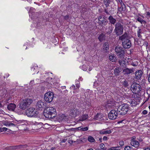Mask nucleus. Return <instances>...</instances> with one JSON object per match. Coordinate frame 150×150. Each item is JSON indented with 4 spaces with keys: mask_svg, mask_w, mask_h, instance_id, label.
I'll use <instances>...</instances> for the list:
<instances>
[{
    "mask_svg": "<svg viewBox=\"0 0 150 150\" xmlns=\"http://www.w3.org/2000/svg\"><path fill=\"white\" fill-rule=\"evenodd\" d=\"M100 148L101 149H103L104 150L106 149V148L105 147V145L103 144H100Z\"/></svg>",
    "mask_w": 150,
    "mask_h": 150,
    "instance_id": "nucleus-41",
    "label": "nucleus"
},
{
    "mask_svg": "<svg viewBox=\"0 0 150 150\" xmlns=\"http://www.w3.org/2000/svg\"><path fill=\"white\" fill-rule=\"evenodd\" d=\"M136 20L137 21L139 22L142 24H143L144 25V26L146 24V22L145 20H144L141 17H138L137 18Z\"/></svg>",
    "mask_w": 150,
    "mask_h": 150,
    "instance_id": "nucleus-24",
    "label": "nucleus"
},
{
    "mask_svg": "<svg viewBox=\"0 0 150 150\" xmlns=\"http://www.w3.org/2000/svg\"><path fill=\"white\" fill-rule=\"evenodd\" d=\"M69 16L68 15H66L64 16V18L65 20H67L69 18Z\"/></svg>",
    "mask_w": 150,
    "mask_h": 150,
    "instance_id": "nucleus-51",
    "label": "nucleus"
},
{
    "mask_svg": "<svg viewBox=\"0 0 150 150\" xmlns=\"http://www.w3.org/2000/svg\"><path fill=\"white\" fill-rule=\"evenodd\" d=\"M112 131L110 130H106L105 129H103L99 131V133L100 134H110L111 133Z\"/></svg>",
    "mask_w": 150,
    "mask_h": 150,
    "instance_id": "nucleus-19",
    "label": "nucleus"
},
{
    "mask_svg": "<svg viewBox=\"0 0 150 150\" xmlns=\"http://www.w3.org/2000/svg\"><path fill=\"white\" fill-rule=\"evenodd\" d=\"M71 88H73L74 89H76L75 88V86L74 85H73L72 86H71Z\"/></svg>",
    "mask_w": 150,
    "mask_h": 150,
    "instance_id": "nucleus-60",
    "label": "nucleus"
},
{
    "mask_svg": "<svg viewBox=\"0 0 150 150\" xmlns=\"http://www.w3.org/2000/svg\"><path fill=\"white\" fill-rule=\"evenodd\" d=\"M147 111L146 110H143L142 112V114L143 115H146L147 113Z\"/></svg>",
    "mask_w": 150,
    "mask_h": 150,
    "instance_id": "nucleus-48",
    "label": "nucleus"
},
{
    "mask_svg": "<svg viewBox=\"0 0 150 150\" xmlns=\"http://www.w3.org/2000/svg\"><path fill=\"white\" fill-rule=\"evenodd\" d=\"M132 22L131 21H128L127 22V24L128 25H132Z\"/></svg>",
    "mask_w": 150,
    "mask_h": 150,
    "instance_id": "nucleus-49",
    "label": "nucleus"
},
{
    "mask_svg": "<svg viewBox=\"0 0 150 150\" xmlns=\"http://www.w3.org/2000/svg\"><path fill=\"white\" fill-rule=\"evenodd\" d=\"M116 54L119 58L121 59L124 58L125 55L124 50L123 48L121 46H116L115 48Z\"/></svg>",
    "mask_w": 150,
    "mask_h": 150,
    "instance_id": "nucleus-7",
    "label": "nucleus"
},
{
    "mask_svg": "<svg viewBox=\"0 0 150 150\" xmlns=\"http://www.w3.org/2000/svg\"><path fill=\"white\" fill-rule=\"evenodd\" d=\"M113 27L111 26H109L108 28V30L107 33L110 34L111 33L113 30Z\"/></svg>",
    "mask_w": 150,
    "mask_h": 150,
    "instance_id": "nucleus-35",
    "label": "nucleus"
},
{
    "mask_svg": "<svg viewBox=\"0 0 150 150\" xmlns=\"http://www.w3.org/2000/svg\"><path fill=\"white\" fill-rule=\"evenodd\" d=\"M68 130L75 131L74 128H70L69 129H68Z\"/></svg>",
    "mask_w": 150,
    "mask_h": 150,
    "instance_id": "nucleus-61",
    "label": "nucleus"
},
{
    "mask_svg": "<svg viewBox=\"0 0 150 150\" xmlns=\"http://www.w3.org/2000/svg\"><path fill=\"white\" fill-rule=\"evenodd\" d=\"M123 72L124 74L128 75L134 72V71L133 69H129L127 68L123 69Z\"/></svg>",
    "mask_w": 150,
    "mask_h": 150,
    "instance_id": "nucleus-13",
    "label": "nucleus"
},
{
    "mask_svg": "<svg viewBox=\"0 0 150 150\" xmlns=\"http://www.w3.org/2000/svg\"><path fill=\"white\" fill-rule=\"evenodd\" d=\"M119 114L118 111H117V109L116 110H112L110 111L108 114V116L109 118L111 120H115L116 119L118 115Z\"/></svg>",
    "mask_w": 150,
    "mask_h": 150,
    "instance_id": "nucleus-9",
    "label": "nucleus"
},
{
    "mask_svg": "<svg viewBox=\"0 0 150 150\" xmlns=\"http://www.w3.org/2000/svg\"><path fill=\"white\" fill-rule=\"evenodd\" d=\"M82 127H78V130H82Z\"/></svg>",
    "mask_w": 150,
    "mask_h": 150,
    "instance_id": "nucleus-59",
    "label": "nucleus"
},
{
    "mask_svg": "<svg viewBox=\"0 0 150 150\" xmlns=\"http://www.w3.org/2000/svg\"><path fill=\"white\" fill-rule=\"evenodd\" d=\"M88 116L87 115L85 114L83 115L81 117L82 120L83 121L86 120L87 118H88Z\"/></svg>",
    "mask_w": 150,
    "mask_h": 150,
    "instance_id": "nucleus-38",
    "label": "nucleus"
},
{
    "mask_svg": "<svg viewBox=\"0 0 150 150\" xmlns=\"http://www.w3.org/2000/svg\"><path fill=\"white\" fill-rule=\"evenodd\" d=\"M68 143L70 144H72L73 143V141L72 140H69L68 141Z\"/></svg>",
    "mask_w": 150,
    "mask_h": 150,
    "instance_id": "nucleus-54",
    "label": "nucleus"
},
{
    "mask_svg": "<svg viewBox=\"0 0 150 150\" xmlns=\"http://www.w3.org/2000/svg\"><path fill=\"white\" fill-rule=\"evenodd\" d=\"M128 35L127 33H125L124 34L120 36L119 37V40L121 41H122L124 39H127Z\"/></svg>",
    "mask_w": 150,
    "mask_h": 150,
    "instance_id": "nucleus-22",
    "label": "nucleus"
},
{
    "mask_svg": "<svg viewBox=\"0 0 150 150\" xmlns=\"http://www.w3.org/2000/svg\"><path fill=\"white\" fill-rule=\"evenodd\" d=\"M44 115L46 118L49 119L53 118L57 115L56 109L52 107H47L44 110Z\"/></svg>",
    "mask_w": 150,
    "mask_h": 150,
    "instance_id": "nucleus-1",
    "label": "nucleus"
},
{
    "mask_svg": "<svg viewBox=\"0 0 150 150\" xmlns=\"http://www.w3.org/2000/svg\"><path fill=\"white\" fill-rule=\"evenodd\" d=\"M25 113L28 117H37L38 112L35 108L33 107H30L25 111Z\"/></svg>",
    "mask_w": 150,
    "mask_h": 150,
    "instance_id": "nucleus-6",
    "label": "nucleus"
},
{
    "mask_svg": "<svg viewBox=\"0 0 150 150\" xmlns=\"http://www.w3.org/2000/svg\"><path fill=\"white\" fill-rule=\"evenodd\" d=\"M75 110H76V116L77 115H79L80 112L79 111V110L78 109H76Z\"/></svg>",
    "mask_w": 150,
    "mask_h": 150,
    "instance_id": "nucleus-46",
    "label": "nucleus"
},
{
    "mask_svg": "<svg viewBox=\"0 0 150 150\" xmlns=\"http://www.w3.org/2000/svg\"><path fill=\"white\" fill-rule=\"evenodd\" d=\"M144 150H150V148L148 147H147Z\"/></svg>",
    "mask_w": 150,
    "mask_h": 150,
    "instance_id": "nucleus-62",
    "label": "nucleus"
},
{
    "mask_svg": "<svg viewBox=\"0 0 150 150\" xmlns=\"http://www.w3.org/2000/svg\"><path fill=\"white\" fill-rule=\"evenodd\" d=\"M109 49V46L108 43L107 42H105L103 45V51L105 53H107Z\"/></svg>",
    "mask_w": 150,
    "mask_h": 150,
    "instance_id": "nucleus-15",
    "label": "nucleus"
},
{
    "mask_svg": "<svg viewBox=\"0 0 150 150\" xmlns=\"http://www.w3.org/2000/svg\"><path fill=\"white\" fill-rule=\"evenodd\" d=\"M137 104V103L136 101L134 100H132L131 101L130 105L132 106H135Z\"/></svg>",
    "mask_w": 150,
    "mask_h": 150,
    "instance_id": "nucleus-31",
    "label": "nucleus"
},
{
    "mask_svg": "<svg viewBox=\"0 0 150 150\" xmlns=\"http://www.w3.org/2000/svg\"><path fill=\"white\" fill-rule=\"evenodd\" d=\"M46 106V103L45 102H43L41 101H38L36 103V106L38 110H41L42 109L45 108Z\"/></svg>",
    "mask_w": 150,
    "mask_h": 150,
    "instance_id": "nucleus-12",
    "label": "nucleus"
},
{
    "mask_svg": "<svg viewBox=\"0 0 150 150\" xmlns=\"http://www.w3.org/2000/svg\"><path fill=\"white\" fill-rule=\"evenodd\" d=\"M141 33V29L139 28V30L137 31V34H140Z\"/></svg>",
    "mask_w": 150,
    "mask_h": 150,
    "instance_id": "nucleus-52",
    "label": "nucleus"
},
{
    "mask_svg": "<svg viewBox=\"0 0 150 150\" xmlns=\"http://www.w3.org/2000/svg\"><path fill=\"white\" fill-rule=\"evenodd\" d=\"M123 86L125 87H127L128 86V82L126 81H123Z\"/></svg>",
    "mask_w": 150,
    "mask_h": 150,
    "instance_id": "nucleus-40",
    "label": "nucleus"
},
{
    "mask_svg": "<svg viewBox=\"0 0 150 150\" xmlns=\"http://www.w3.org/2000/svg\"><path fill=\"white\" fill-rule=\"evenodd\" d=\"M56 148L55 147H52L51 148V149H48V150H55Z\"/></svg>",
    "mask_w": 150,
    "mask_h": 150,
    "instance_id": "nucleus-50",
    "label": "nucleus"
},
{
    "mask_svg": "<svg viewBox=\"0 0 150 150\" xmlns=\"http://www.w3.org/2000/svg\"><path fill=\"white\" fill-rule=\"evenodd\" d=\"M54 97L53 93L51 92H48L46 93L44 96V98L45 100L48 103L51 102L53 100Z\"/></svg>",
    "mask_w": 150,
    "mask_h": 150,
    "instance_id": "nucleus-8",
    "label": "nucleus"
},
{
    "mask_svg": "<svg viewBox=\"0 0 150 150\" xmlns=\"http://www.w3.org/2000/svg\"><path fill=\"white\" fill-rule=\"evenodd\" d=\"M108 19L110 23L114 25L116 21V20L115 18H114L112 16H110Z\"/></svg>",
    "mask_w": 150,
    "mask_h": 150,
    "instance_id": "nucleus-23",
    "label": "nucleus"
},
{
    "mask_svg": "<svg viewBox=\"0 0 150 150\" xmlns=\"http://www.w3.org/2000/svg\"><path fill=\"white\" fill-rule=\"evenodd\" d=\"M114 106L113 103L110 101H108L106 105L107 108H112Z\"/></svg>",
    "mask_w": 150,
    "mask_h": 150,
    "instance_id": "nucleus-28",
    "label": "nucleus"
},
{
    "mask_svg": "<svg viewBox=\"0 0 150 150\" xmlns=\"http://www.w3.org/2000/svg\"><path fill=\"white\" fill-rule=\"evenodd\" d=\"M104 12L106 13L108 15H110V11H108V8L105 9L104 10Z\"/></svg>",
    "mask_w": 150,
    "mask_h": 150,
    "instance_id": "nucleus-42",
    "label": "nucleus"
},
{
    "mask_svg": "<svg viewBox=\"0 0 150 150\" xmlns=\"http://www.w3.org/2000/svg\"><path fill=\"white\" fill-rule=\"evenodd\" d=\"M148 80L150 82V74H149V76H148Z\"/></svg>",
    "mask_w": 150,
    "mask_h": 150,
    "instance_id": "nucleus-64",
    "label": "nucleus"
},
{
    "mask_svg": "<svg viewBox=\"0 0 150 150\" xmlns=\"http://www.w3.org/2000/svg\"><path fill=\"white\" fill-rule=\"evenodd\" d=\"M131 65L133 66L134 67H136L137 65L138 64L137 62H135V63H134L133 62H131Z\"/></svg>",
    "mask_w": 150,
    "mask_h": 150,
    "instance_id": "nucleus-44",
    "label": "nucleus"
},
{
    "mask_svg": "<svg viewBox=\"0 0 150 150\" xmlns=\"http://www.w3.org/2000/svg\"><path fill=\"white\" fill-rule=\"evenodd\" d=\"M76 88H79V84H78V83L76 84Z\"/></svg>",
    "mask_w": 150,
    "mask_h": 150,
    "instance_id": "nucleus-57",
    "label": "nucleus"
},
{
    "mask_svg": "<svg viewBox=\"0 0 150 150\" xmlns=\"http://www.w3.org/2000/svg\"><path fill=\"white\" fill-rule=\"evenodd\" d=\"M4 125L6 126H15L16 125L13 123H11L10 122H9L8 121L5 122L4 123Z\"/></svg>",
    "mask_w": 150,
    "mask_h": 150,
    "instance_id": "nucleus-30",
    "label": "nucleus"
},
{
    "mask_svg": "<svg viewBox=\"0 0 150 150\" xmlns=\"http://www.w3.org/2000/svg\"><path fill=\"white\" fill-rule=\"evenodd\" d=\"M76 110L74 109H71L70 112V115L72 117H74L76 116Z\"/></svg>",
    "mask_w": 150,
    "mask_h": 150,
    "instance_id": "nucleus-29",
    "label": "nucleus"
},
{
    "mask_svg": "<svg viewBox=\"0 0 150 150\" xmlns=\"http://www.w3.org/2000/svg\"><path fill=\"white\" fill-rule=\"evenodd\" d=\"M129 106L127 104H124L120 106L117 109V111L120 115H124L126 114L129 109Z\"/></svg>",
    "mask_w": 150,
    "mask_h": 150,
    "instance_id": "nucleus-5",
    "label": "nucleus"
},
{
    "mask_svg": "<svg viewBox=\"0 0 150 150\" xmlns=\"http://www.w3.org/2000/svg\"><path fill=\"white\" fill-rule=\"evenodd\" d=\"M113 0H103V2L106 7H108L110 4L113 2Z\"/></svg>",
    "mask_w": 150,
    "mask_h": 150,
    "instance_id": "nucleus-20",
    "label": "nucleus"
},
{
    "mask_svg": "<svg viewBox=\"0 0 150 150\" xmlns=\"http://www.w3.org/2000/svg\"><path fill=\"white\" fill-rule=\"evenodd\" d=\"M121 147L120 146L113 147L108 149V150H119L120 149Z\"/></svg>",
    "mask_w": 150,
    "mask_h": 150,
    "instance_id": "nucleus-33",
    "label": "nucleus"
},
{
    "mask_svg": "<svg viewBox=\"0 0 150 150\" xmlns=\"http://www.w3.org/2000/svg\"><path fill=\"white\" fill-rule=\"evenodd\" d=\"M108 139L107 137L106 136H104L103 138V140H106Z\"/></svg>",
    "mask_w": 150,
    "mask_h": 150,
    "instance_id": "nucleus-53",
    "label": "nucleus"
},
{
    "mask_svg": "<svg viewBox=\"0 0 150 150\" xmlns=\"http://www.w3.org/2000/svg\"><path fill=\"white\" fill-rule=\"evenodd\" d=\"M105 35L103 33H101L100 34L98 37V39L100 42H102L105 40Z\"/></svg>",
    "mask_w": 150,
    "mask_h": 150,
    "instance_id": "nucleus-21",
    "label": "nucleus"
},
{
    "mask_svg": "<svg viewBox=\"0 0 150 150\" xmlns=\"http://www.w3.org/2000/svg\"><path fill=\"white\" fill-rule=\"evenodd\" d=\"M103 117V115L101 113H97L94 117V119L96 120H100Z\"/></svg>",
    "mask_w": 150,
    "mask_h": 150,
    "instance_id": "nucleus-27",
    "label": "nucleus"
},
{
    "mask_svg": "<svg viewBox=\"0 0 150 150\" xmlns=\"http://www.w3.org/2000/svg\"><path fill=\"white\" fill-rule=\"evenodd\" d=\"M82 131H87L88 130V127H85L83 128L82 127Z\"/></svg>",
    "mask_w": 150,
    "mask_h": 150,
    "instance_id": "nucleus-45",
    "label": "nucleus"
},
{
    "mask_svg": "<svg viewBox=\"0 0 150 150\" xmlns=\"http://www.w3.org/2000/svg\"><path fill=\"white\" fill-rule=\"evenodd\" d=\"M59 119L61 120H63L66 118V117L64 115V114H60L59 115Z\"/></svg>",
    "mask_w": 150,
    "mask_h": 150,
    "instance_id": "nucleus-36",
    "label": "nucleus"
},
{
    "mask_svg": "<svg viewBox=\"0 0 150 150\" xmlns=\"http://www.w3.org/2000/svg\"><path fill=\"white\" fill-rule=\"evenodd\" d=\"M131 89L134 93L137 94L139 96H141V93L140 92L142 90V88L139 84L136 83H133L131 85Z\"/></svg>",
    "mask_w": 150,
    "mask_h": 150,
    "instance_id": "nucleus-4",
    "label": "nucleus"
},
{
    "mask_svg": "<svg viewBox=\"0 0 150 150\" xmlns=\"http://www.w3.org/2000/svg\"><path fill=\"white\" fill-rule=\"evenodd\" d=\"M114 33L117 36L122 35L123 33V26L120 22L116 23L115 25Z\"/></svg>",
    "mask_w": 150,
    "mask_h": 150,
    "instance_id": "nucleus-3",
    "label": "nucleus"
},
{
    "mask_svg": "<svg viewBox=\"0 0 150 150\" xmlns=\"http://www.w3.org/2000/svg\"><path fill=\"white\" fill-rule=\"evenodd\" d=\"M142 72L141 70L137 71L135 73V78L137 79H139L142 77Z\"/></svg>",
    "mask_w": 150,
    "mask_h": 150,
    "instance_id": "nucleus-14",
    "label": "nucleus"
},
{
    "mask_svg": "<svg viewBox=\"0 0 150 150\" xmlns=\"http://www.w3.org/2000/svg\"><path fill=\"white\" fill-rule=\"evenodd\" d=\"M137 36L139 38H142V36L140 34H137Z\"/></svg>",
    "mask_w": 150,
    "mask_h": 150,
    "instance_id": "nucleus-58",
    "label": "nucleus"
},
{
    "mask_svg": "<svg viewBox=\"0 0 150 150\" xmlns=\"http://www.w3.org/2000/svg\"><path fill=\"white\" fill-rule=\"evenodd\" d=\"M130 144L132 146L135 148H137L139 146L140 143L139 141L136 140L130 142Z\"/></svg>",
    "mask_w": 150,
    "mask_h": 150,
    "instance_id": "nucleus-16",
    "label": "nucleus"
},
{
    "mask_svg": "<svg viewBox=\"0 0 150 150\" xmlns=\"http://www.w3.org/2000/svg\"><path fill=\"white\" fill-rule=\"evenodd\" d=\"M33 102L32 99L27 98L23 100L19 104V108L23 110L28 107Z\"/></svg>",
    "mask_w": 150,
    "mask_h": 150,
    "instance_id": "nucleus-2",
    "label": "nucleus"
},
{
    "mask_svg": "<svg viewBox=\"0 0 150 150\" xmlns=\"http://www.w3.org/2000/svg\"><path fill=\"white\" fill-rule=\"evenodd\" d=\"M132 149V147L128 146H127L125 147L124 149L125 150H131Z\"/></svg>",
    "mask_w": 150,
    "mask_h": 150,
    "instance_id": "nucleus-39",
    "label": "nucleus"
},
{
    "mask_svg": "<svg viewBox=\"0 0 150 150\" xmlns=\"http://www.w3.org/2000/svg\"><path fill=\"white\" fill-rule=\"evenodd\" d=\"M121 69L120 67H117L114 69V74L116 75H118L121 71Z\"/></svg>",
    "mask_w": 150,
    "mask_h": 150,
    "instance_id": "nucleus-26",
    "label": "nucleus"
},
{
    "mask_svg": "<svg viewBox=\"0 0 150 150\" xmlns=\"http://www.w3.org/2000/svg\"><path fill=\"white\" fill-rule=\"evenodd\" d=\"M66 140H67V139H63L61 141V142L64 143L66 142Z\"/></svg>",
    "mask_w": 150,
    "mask_h": 150,
    "instance_id": "nucleus-56",
    "label": "nucleus"
},
{
    "mask_svg": "<svg viewBox=\"0 0 150 150\" xmlns=\"http://www.w3.org/2000/svg\"><path fill=\"white\" fill-rule=\"evenodd\" d=\"M120 145L121 146H122L123 145H124V143L123 141L121 140L120 141L119 143Z\"/></svg>",
    "mask_w": 150,
    "mask_h": 150,
    "instance_id": "nucleus-43",
    "label": "nucleus"
},
{
    "mask_svg": "<svg viewBox=\"0 0 150 150\" xmlns=\"http://www.w3.org/2000/svg\"><path fill=\"white\" fill-rule=\"evenodd\" d=\"M4 129V131H6L7 130V128L6 127H3Z\"/></svg>",
    "mask_w": 150,
    "mask_h": 150,
    "instance_id": "nucleus-63",
    "label": "nucleus"
},
{
    "mask_svg": "<svg viewBox=\"0 0 150 150\" xmlns=\"http://www.w3.org/2000/svg\"><path fill=\"white\" fill-rule=\"evenodd\" d=\"M118 62L120 65L123 66V64L125 65V62L124 60H119Z\"/></svg>",
    "mask_w": 150,
    "mask_h": 150,
    "instance_id": "nucleus-37",
    "label": "nucleus"
},
{
    "mask_svg": "<svg viewBox=\"0 0 150 150\" xmlns=\"http://www.w3.org/2000/svg\"><path fill=\"white\" fill-rule=\"evenodd\" d=\"M147 15L149 17H150V13L148 12H147Z\"/></svg>",
    "mask_w": 150,
    "mask_h": 150,
    "instance_id": "nucleus-55",
    "label": "nucleus"
},
{
    "mask_svg": "<svg viewBox=\"0 0 150 150\" xmlns=\"http://www.w3.org/2000/svg\"><path fill=\"white\" fill-rule=\"evenodd\" d=\"M98 23L100 25L104 24L105 25H106L108 23V21L105 19V16H100L98 18Z\"/></svg>",
    "mask_w": 150,
    "mask_h": 150,
    "instance_id": "nucleus-11",
    "label": "nucleus"
},
{
    "mask_svg": "<svg viewBox=\"0 0 150 150\" xmlns=\"http://www.w3.org/2000/svg\"><path fill=\"white\" fill-rule=\"evenodd\" d=\"M27 147V145H20L18 146H14L13 147V149H22L25 148Z\"/></svg>",
    "mask_w": 150,
    "mask_h": 150,
    "instance_id": "nucleus-25",
    "label": "nucleus"
},
{
    "mask_svg": "<svg viewBox=\"0 0 150 150\" xmlns=\"http://www.w3.org/2000/svg\"><path fill=\"white\" fill-rule=\"evenodd\" d=\"M122 45L125 49L129 48L131 46L132 44L130 40L124 39L122 41Z\"/></svg>",
    "mask_w": 150,
    "mask_h": 150,
    "instance_id": "nucleus-10",
    "label": "nucleus"
},
{
    "mask_svg": "<svg viewBox=\"0 0 150 150\" xmlns=\"http://www.w3.org/2000/svg\"><path fill=\"white\" fill-rule=\"evenodd\" d=\"M136 140V137L135 136H133L132 137L131 139L130 140V142H132L133 141H134Z\"/></svg>",
    "mask_w": 150,
    "mask_h": 150,
    "instance_id": "nucleus-47",
    "label": "nucleus"
},
{
    "mask_svg": "<svg viewBox=\"0 0 150 150\" xmlns=\"http://www.w3.org/2000/svg\"><path fill=\"white\" fill-rule=\"evenodd\" d=\"M116 57L114 55H110L109 56L110 60L112 62H115V61Z\"/></svg>",
    "mask_w": 150,
    "mask_h": 150,
    "instance_id": "nucleus-32",
    "label": "nucleus"
},
{
    "mask_svg": "<svg viewBox=\"0 0 150 150\" xmlns=\"http://www.w3.org/2000/svg\"><path fill=\"white\" fill-rule=\"evenodd\" d=\"M88 140L91 142H95V140L94 138L91 136H89L88 137Z\"/></svg>",
    "mask_w": 150,
    "mask_h": 150,
    "instance_id": "nucleus-34",
    "label": "nucleus"
},
{
    "mask_svg": "<svg viewBox=\"0 0 150 150\" xmlns=\"http://www.w3.org/2000/svg\"><path fill=\"white\" fill-rule=\"evenodd\" d=\"M120 4L121 5V6L120 7H118V11L120 12H121L122 11H125L126 10V7L125 5L122 2H120Z\"/></svg>",
    "mask_w": 150,
    "mask_h": 150,
    "instance_id": "nucleus-17",
    "label": "nucleus"
},
{
    "mask_svg": "<svg viewBox=\"0 0 150 150\" xmlns=\"http://www.w3.org/2000/svg\"><path fill=\"white\" fill-rule=\"evenodd\" d=\"M16 107V105L14 103H11L7 106V108L10 111H14Z\"/></svg>",
    "mask_w": 150,
    "mask_h": 150,
    "instance_id": "nucleus-18",
    "label": "nucleus"
}]
</instances>
